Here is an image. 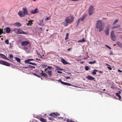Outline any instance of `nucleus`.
<instances>
[{
	"mask_svg": "<svg viewBox=\"0 0 122 122\" xmlns=\"http://www.w3.org/2000/svg\"><path fill=\"white\" fill-rule=\"evenodd\" d=\"M36 60H38V61H40V60H41V59H38L37 58H36Z\"/></svg>",
	"mask_w": 122,
	"mask_h": 122,
	"instance_id": "nucleus-60",
	"label": "nucleus"
},
{
	"mask_svg": "<svg viewBox=\"0 0 122 122\" xmlns=\"http://www.w3.org/2000/svg\"><path fill=\"white\" fill-rule=\"evenodd\" d=\"M85 69L86 71H88L90 69V68L87 66H86L85 67Z\"/></svg>",
	"mask_w": 122,
	"mask_h": 122,
	"instance_id": "nucleus-30",
	"label": "nucleus"
},
{
	"mask_svg": "<svg viewBox=\"0 0 122 122\" xmlns=\"http://www.w3.org/2000/svg\"><path fill=\"white\" fill-rule=\"evenodd\" d=\"M18 30V29H17L14 28L13 30V31H16V30Z\"/></svg>",
	"mask_w": 122,
	"mask_h": 122,
	"instance_id": "nucleus-52",
	"label": "nucleus"
},
{
	"mask_svg": "<svg viewBox=\"0 0 122 122\" xmlns=\"http://www.w3.org/2000/svg\"><path fill=\"white\" fill-rule=\"evenodd\" d=\"M67 122H74V121H73L70 120L69 119H68L67 120Z\"/></svg>",
	"mask_w": 122,
	"mask_h": 122,
	"instance_id": "nucleus-40",
	"label": "nucleus"
},
{
	"mask_svg": "<svg viewBox=\"0 0 122 122\" xmlns=\"http://www.w3.org/2000/svg\"><path fill=\"white\" fill-rule=\"evenodd\" d=\"M18 14L20 17H24L25 15V14L23 12V11H19L18 12Z\"/></svg>",
	"mask_w": 122,
	"mask_h": 122,
	"instance_id": "nucleus-9",
	"label": "nucleus"
},
{
	"mask_svg": "<svg viewBox=\"0 0 122 122\" xmlns=\"http://www.w3.org/2000/svg\"><path fill=\"white\" fill-rule=\"evenodd\" d=\"M102 21L101 20H98L96 25V28L99 29V31L100 32L103 30L104 27V24H102Z\"/></svg>",
	"mask_w": 122,
	"mask_h": 122,
	"instance_id": "nucleus-1",
	"label": "nucleus"
},
{
	"mask_svg": "<svg viewBox=\"0 0 122 122\" xmlns=\"http://www.w3.org/2000/svg\"><path fill=\"white\" fill-rule=\"evenodd\" d=\"M29 22L28 23H27L26 24L27 25H30V24H29Z\"/></svg>",
	"mask_w": 122,
	"mask_h": 122,
	"instance_id": "nucleus-59",
	"label": "nucleus"
},
{
	"mask_svg": "<svg viewBox=\"0 0 122 122\" xmlns=\"http://www.w3.org/2000/svg\"><path fill=\"white\" fill-rule=\"evenodd\" d=\"M47 68L50 70L52 68V67L49 66H47Z\"/></svg>",
	"mask_w": 122,
	"mask_h": 122,
	"instance_id": "nucleus-46",
	"label": "nucleus"
},
{
	"mask_svg": "<svg viewBox=\"0 0 122 122\" xmlns=\"http://www.w3.org/2000/svg\"><path fill=\"white\" fill-rule=\"evenodd\" d=\"M118 71L120 72H122V71L120 70H118Z\"/></svg>",
	"mask_w": 122,
	"mask_h": 122,
	"instance_id": "nucleus-55",
	"label": "nucleus"
},
{
	"mask_svg": "<svg viewBox=\"0 0 122 122\" xmlns=\"http://www.w3.org/2000/svg\"><path fill=\"white\" fill-rule=\"evenodd\" d=\"M118 20H119L118 19H117L116 20H115L114 21V22H113V25H114L118 21Z\"/></svg>",
	"mask_w": 122,
	"mask_h": 122,
	"instance_id": "nucleus-29",
	"label": "nucleus"
},
{
	"mask_svg": "<svg viewBox=\"0 0 122 122\" xmlns=\"http://www.w3.org/2000/svg\"><path fill=\"white\" fill-rule=\"evenodd\" d=\"M69 34L68 33H67L66 34V37L65 38V40H66L68 38V36Z\"/></svg>",
	"mask_w": 122,
	"mask_h": 122,
	"instance_id": "nucleus-39",
	"label": "nucleus"
},
{
	"mask_svg": "<svg viewBox=\"0 0 122 122\" xmlns=\"http://www.w3.org/2000/svg\"><path fill=\"white\" fill-rule=\"evenodd\" d=\"M96 61H95L92 62H89V64H93L94 63H96Z\"/></svg>",
	"mask_w": 122,
	"mask_h": 122,
	"instance_id": "nucleus-34",
	"label": "nucleus"
},
{
	"mask_svg": "<svg viewBox=\"0 0 122 122\" xmlns=\"http://www.w3.org/2000/svg\"><path fill=\"white\" fill-rule=\"evenodd\" d=\"M48 74L49 76H51L52 74L51 71H48Z\"/></svg>",
	"mask_w": 122,
	"mask_h": 122,
	"instance_id": "nucleus-36",
	"label": "nucleus"
},
{
	"mask_svg": "<svg viewBox=\"0 0 122 122\" xmlns=\"http://www.w3.org/2000/svg\"><path fill=\"white\" fill-rule=\"evenodd\" d=\"M98 70H94L93 72H92V73L94 74H96V72L95 71H97Z\"/></svg>",
	"mask_w": 122,
	"mask_h": 122,
	"instance_id": "nucleus-38",
	"label": "nucleus"
},
{
	"mask_svg": "<svg viewBox=\"0 0 122 122\" xmlns=\"http://www.w3.org/2000/svg\"><path fill=\"white\" fill-rule=\"evenodd\" d=\"M0 64H1L7 66H10V64L8 62L6 61L1 60H0Z\"/></svg>",
	"mask_w": 122,
	"mask_h": 122,
	"instance_id": "nucleus-5",
	"label": "nucleus"
},
{
	"mask_svg": "<svg viewBox=\"0 0 122 122\" xmlns=\"http://www.w3.org/2000/svg\"><path fill=\"white\" fill-rule=\"evenodd\" d=\"M108 66H107V68L110 70H111L112 69V68L111 67V66L109 65L108 64H106Z\"/></svg>",
	"mask_w": 122,
	"mask_h": 122,
	"instance_id": "nucleus-27",
	"label": "nucleus"
},
{
	"mask_svg": "<svg viewBox=\"0 0 122 122\" xmlns=\"http://www.w3.org/2000/svg\"><path fill=\"white\" fill-rule=\"evenodd\" d=\"M0 57L4 59H5L8 60L5 55L3 54H0Z\"/></svg>",
	"mask_w": 122,
	"mask_h": 122,
	"instance_id": "nucleus-16",
	"label": "nucleus"
},
{
	"mask_svg": "<svg viewBox=\"0 0 122 122\" xmlns=\"http://www.w3.org/2000/svg\"><path fill=\"white\" fill-rule=\"evenodd\" d=\"M5 43L7 45L9 44V40L8 39L6 40L5 41Z\"/></svg>",
	"mask_w": 122,
	"mask_h": 122,
	"instance_id": "nucleus-35",
	"label": "nucleus"
},
{
	"mask_svg": "<svg viewBox=\"0 0 122 122\" xmlns=\"http://www.w3.org/2000/svg\"><path fill=\"white\" fill-rule=\"evenodd\" d=\"M4 30H5L6 31V32L8 33H9L11 31L9 27H7L6 28L4 29Z\"/></svg>",
	"mask_w": 122,
	"mask_h": 122,
	"instance_id": "nucleus-14",
	"label": "nucleus"
},
{
	"mask_svg": "<svg viewBox=\"0 0 122 122\" xmlns=\"http://www.w3.org/2000/svg\"><path fill=\"white\" fill-rule=\"evenodd\" d=\"M58 81L59 82H60L61 83V82H62V81H61V79H60Z\"/></svg>",
	"mask_w": 122,
	"mask_h": 122,
	"instance_id": "nucleus-56",
	"label": "nucleus"
},
{
	"mask_svg": "<svg viewBox=\"0 0 122 122\" xmlns=\"http://www.w3.org/2000/svg\"><path fill=\"white\" fill-rule=\"evenodd\" d=\"M57 69L58 70H63L62 69L60 68L59 67H57Z\"/></svg>",
	"mask_w": 122,
	"mask_h": 122,
	"instance_id": "nucleus-45",
	"label": "nucleus"
},
{
	"mask_svg": "<svg viewBox=\"0 0 122 122\" xmlns=\"http://www.w3.org/2000/svg\"><path fill=\"white\" fill-rule=\"evenodd\" d=\"M110 26V25L107 26L106 28V30H105L106 35L107 36L109 35V34Z\"/></svg>",
	"mask_w": 122,
	"mask_h": 122,
	"instance_id": "nucleus-8",
	"label": "nucleus"
},
{
	"mask_svg": "<svg viewBox=\"0 0 122 122\" xmlns=\"http://www.w3.org/2000/svg\"><path fill=\"white\" fill-rule=\"evenodd\" d=\"M116 96L119 97V99L120 100H121V97L119 95V93H116Z\"/></svg>",
	"mask_w": 122,
	"mask_h": 122,
	"instance_id": "nucleus-25",
	"label": "nucleus"
},
{
	"mask_svg": "<svg viewBox=\"0 0 122 122\" xmlns=\"http://www.w3.org/2000/svg\"><path fill=\"white\" fill-rule=\"evenodd\" d=\"M86 78L88 80H93L95 79V78L91 76L88 75L87 76Z\"/></svg>",
	"mask_w": 122,
	"mask_h": 122,
	"instance_id": "nucleus-13",
	"label": "nucleus"
},
{
	"mask_svg": "<svg viewBox=\"0 0 122 122\" xmlns=\"http://www.w3.org/2000/svg\"><path fill=\"white\" fill-rule=\"evenodd\" d=\"M61 83L64 85H66V86H72V85L71 84L67 83V82H61Z\"/></svg>",
	"mask_w": 122,
	"mask_h": 122,
	"instance_id": "nucleus-15",
	"label": "nucleus"
},
{
	"mask_svg": "<svg viewBox=\"0 0 122 122\" xmlns=\"http://www.w3.org/2000/svg\"><path fill=\"white\" fill-rule=\"evenodd\" d=\"M110 87L111 88H112L113 89H116V87L114 86L113 84H112L111 86Z\"/></svg>",
	"mask_w": 122,
	"mask_h": 122,
	"instance_id": "nucleus-33",
	"label": "nucleus"
},
{
	"mask_svg": "<svg viewBox=\"0 0 122 122\" xmlns=\"http://www.w3.org/2000/svg\"><path fill=\"white\" fill-rule=\"evenodd\" d=\"M63 24H64V26H67V25H65V24H66V23H65V22H63Z\"/></svg>",
	"mask_w": 122,
	"mask_h": 122,
	"instance_id": "nucleus-54",
	"label": "nucleus"
},
{
	"mask_svg": "<svg viewBox=\"0 0 122 122\" xmlns=\"http://www.w3.org/2000/svg\"><path fill=\"white\" fill-rule=\"evenodd\" d=\"M36 118H37L38 119L40 120V119L41 118V117H39V116L36 117Z\"/></svg>",
	"mask_w": 122,
	"mask_h": 122,
	"instance_id": "nucleus-50",
	"label": "nucleus"
},
{
	"mask_svg": "<svg viewBox=\"0 0 122 122\" xmlns=\"http://www.w3.org/2000/svg\"><path fill=\"white\" fill-rule=\"evenodd\" d=\"M3 30L1 29H0V35L3 33Z\"/></svg>",
	"mask_w": 122,
	"mask_h": 122,
	"instance_id": "nucleus-41",
	"label": "nucleus"
},
{
	"mask_svg": "<svg viewBox=\"0 0 122 122\" xmlns=\"http://www.w3.org/2000/svg\"><path fill=\"white\" fill-rule=\"evenodd\" d=\"M81 18H80L78 19V20H77V25H78L79 23L80 22L81 20Z\"/></svg>",
	"mask_w": 122,
	"mask_h": 122,
	"instance_id": "nucleus-32",
	"label": "nucleus"
},
{
	"mask_svg": "<svg viewBox=\"0 0 122 122\" xmlns=\"http://www.w3.org/2000/svg\"><path fill=\"white\" fill-rule=\"evenodd\" d=\"M114 30H112L111 32V38L112 40L113 41H115L116 39L115 36L114 34Z\"/></svg>",
	"mask_w": 122,
	"mask_h": 122,
	"instance_id": "nucleus-7",
	"label": "nucleus"
},
{
	"mask_svg": "<svg viewBox=\"0 0 122 122\" xmlns=\"http://www.w3.org/2000/svg\"><path fill=\"white\" fill-rule=\"evenodd\" d=\"M99 73H102V72L101 71H99Z\"/></svg>",
	"mask_w": 122,
	"mask_h": 122,
	"instance_id": "nucleus-63",
	"label": "nucleus"
},
{
	"mask_svg": "<svg viewBox=\"0 0 122 122\" xmlns=\"http://www.w3.org/2000/svg\"><path fill=\"white\" fill-rule=\"evenodd\" d=\"M9 57H10V59H11V58L13 57V56L11 54L10 55Z\"/></svg>",
	"mask_w": 122,
	"mask_h": 122,
	"instance_id": "nucleus-43",
	"label": "nucleus"
},
{
	"mask_svg": "<svg viewBox=\"0 0 122 122\" xmlns=\"http://www.w3.org/2000/svg\"><path fill=\"white\" fill-rule=\"evenodd\" d=\"M110 55H113L112 53V51H111V52H110Z\"/></svg>",
	"mask_w": 122,
	"mask_h": 122,
	"instance_id": "nucleus-58",
	"label": "nucleus"
},
{
	"mask_svg": "<svg viewBox=\"0 0 122 122\" xmlns=\"http://www.w3.org/2000/svg\"><path fill=\"white\" fill-rule=\"evenodd\" d=\"M86 41L85 40L84 38H83L82 39L78 41V42L79 43L85 42Z\"/></svg>",
	"mask_w": 122,
	"mask_h": 122,
	"instance_id": "nucleus-24",
	"label": "nucleus"
},
{
	"mask_svg": "<svg viewBox=\"0 0 122 122\" xmlns=\"http://www.w3.org/2000/svg\"><path fill=\"white\" fill-rule=\"evenodd\" d=\"M39 12L38 9L37 8H36L34 10H32V11H30V13L32 14H36L38 13Z\"/></svg>",
	"mask_w": 122,
	"mask_h": 122,
	"instance_id": "nucleus-11",
	"label": "nucleus"
},
{
	"mask_svg": "<svg viewBox=\"0 0 122 122\" xmlns=\"http://www.w3.org/2000/svg\"><path fill=\"white\" fill-rule=\"evenodd\" d=\"M47 69H48L47 68H46L44 70L45 71H47Z\"/></svg>",
	"mask_w": 122,
	"mask_h": 122,
	"instance_id": "nucleus-61",
	"label": "nucleus"
},
{
	"mask_svg": "<svg viewBox=\"0 0 122 122\" xmlns=\"http://www.w3.org/2000/svg\"><path fill=\"white\" fill-rule=\"evenodd\" d=\"M116 44L119 47H121L122 46V44L120 42H116Z\"/></svg>",
	"mask_w": 122,
	"mask_h": 122,
	"instance_id": "nucleus-21",
	"label": "nucleus"
},
{
	"mask_svg": "<svg viewBox=\"0 0 122 122\" xmlns=\"http://www.w3.org/2000/svg\"><path fill=\"white\" fill-rule=\"evenodd\" d=\"M29 66H30V68H35V67L34 66H33L30 65Z\"/></svg>",
	"mask_w": 122,
	"mask_h": 122,
	"instance_id": "nucleus-42",
	"label": "nucleus"
},
{
	"mask_svg": "<svg viewBox=\"0 0 122 122\" xmlns=\"http://www.w3.org/2000/svg\"><path fill=\"white\" fill-rule=\"evenodd\" d=\"M74 19V17L72 15H69L66 17L65 20L66 23H70L73 22Z\"/></svg>",
	"mask_w": 122,
	"mask_h": 122,
	"instance_id": "nucleus-2",
	"label": "nucleus"
},
{
	"mask_svg": "<svg viewBox=\"0 0 122 122\" xmlns=\"http://www.w3.org/2000/svg\"><path fill=\"white\" fill-rule=\"evenodd\" d=\"M65 78L67 79H69L70 78V77L69 76H66Z\"/></svg>",
	"mask_w": 122,
	"mask_h": 122,
	"instance_id": "nucleus-49",
	"label": "nucleus"
},
{
	"mask_svg": "<svg viewBox=\"0 0 122 122\" xmlns=\"http://www.w3.org/2000/svg\"><path fill=\"white\" fill-rule=\"evenodd\" d=\"M60 115V114L57 112L51 113L50 116L55 118L57 116Z\"/></svg>",
	"mask_w": 122,
	"mask_h": 122,
	"instance_id": "nucleus-6",
	"label": "nucleus"
},
{
	"mask_svg": "<svg viewBox=\"0 0 122 122\" xmlns=\"http://www.w3.org/2000/svg\"><path fill=\"white\" fill-rule=\"evenodd\" d=\"M42 71V72L41 73V75H42L43 76H44L45 77H47L48 76V75L46 74L45 73H43V71Z\"/></svg>",
	"mask_w": 122,
	"mask_h": 122,
	"instance_id": "nucleus-17",
	"label": "nucleus"
},
{
	"mask_svg": "<svg viewBox=\"0 0 122 122\" xmlns=\"http://www.w3.org/2000/svg\"><path fill=\"white\" fill-rule=\"evenodd\" d=\"M57 72L58 73H62L61 71H57Z\"/></svg>",
	"mask_w": 122,
	"mask_h": 122,
	"instance_id": "nucleus-53",
	"label": "nucleus"
},
{
	"mask_svg": "<svg viewBox=\"0 0 122 122\" xmlns=\"http://www.w3.org/2000/svg\"><path fill=\"white\" fill-rule=\"evenodd\" d=\"M18 34H27V33L26 32H24L21 29H19L18 30Z\"/></svg>",
	"mask_w": 122,
	"mask_h": 122,
	"instance_id": "nucleus-10",
	"label": "nucleus"
},
{
	"mask_svg": "<svg viewBox=\"0 0 122 122\" xmlns=\"http://www.w3.org/2000/svg\"><path fill=\"white\" fill-rule=\"evenodd\" d=\"M61 61L64 64H68V63L64 59L62 58L61 60Z\"/></svg>",
	"mask_w": 122,
	"mask_h": 122,
	"instance_id": "nucleus-20",
	"label": "nucleus"
},
{
	"mask_svg": "<svg viewBox=\"0 0 122 122\" xmlns=\"http://www.w3.org/2000/svg\"><path fill=\"white\" fill-rule=\"evenodd\" d=\"M14 58L18 62L20 63V60L19 58L17 57H15Z\"/></svg>",
	"mask_w": 122,
	"mask_h": 122,
	"instance_id": "nucleus-26",
	"label": "nucleus"
},
{
	"mask_svg": "<svg viewBox=\"0 0 122 122\" xmlns=\"http://www.w3.org/2000/svg\"><path fill=\"white\" fill-rule=\"evenodd\" d=\"M94 8L93 6H91L89 9V14L90 15H92L94 11Z\"/></svg>",
	"mask_w": 122,
	"mask_h": 122,
	"instance_id": "nucleus-4",
	"label": "nucleus"
},
{
	"mask_svg": "<svg viewBox=\"0 0 122 122\" xmlns=\"http://www.w3.org/2000/svg\"><path fill=\"white\" fill-rule=\"evenodd\" d=\"M87 15L85 14L83 15L81 18V20L82 21H83L87 16Z\"/></svg>",
	"mask_w": 122,
	"mask_h": 122,
	"instance_id": "nucleus-18",
	"label": "nucleus"
},
{
	"mask_svg": "<svg viewBox=\"0 0 122 122\" xmlns=\"http://www.w3.org/2000/svg\"><path fill=\"white\" fill-rule=\"evenodd\" d=\"M30 43L28 41H24L21 42L22 46H24V48L27 49L28 48V45L30 44Z\"/></svg>",
	"mask_w": 122,
	"mask_h": 122,
	"instance_id": "nucleus-3",
	"label": "nucleus"
},
{
	"mask_svg": "<svg viewBox=\"0 0 122 122\" xmlns=\"http://www.w3.org/2000/svg\"><path fill=\"white\" fill-rule=\"evenodd\" d=\"M70 50H71V48H68V49H67V51H69Z\"/></svg>",
	"mask_w": 122,
	"mask_h": 122,
	"instance_id": "nucleus-62",
	"label": "nucleus"
},
{
	"mask_svg": "<svg viewBox=\"0 0 122 122\" xmlns=\"http://www.w3.org/2000/svg\"><path fill=\"white\" fill-rule=\"evenodd\" d=\"M29 64H31V65H35V66H36L37 65V64L35 63H33L31 62H30L29 63Z\"/></svg>",
	"mask_w": 122,
	"mask_h": 122,
	"instance_id": "nucleus-37",
	"label": "nucleus"
},
{
	"mask_svg": "<svg viewBox=\"0 0 122 122\" xmlns=\"http://www.w3.org/2000/svg\"><path fill=\"white\" fill-rule=\"evenodd\" d=\"M32 74H33L34 75L36 76H37V75L36 74L34 73H32Z\"/></svg>",
	"mask_w": 122,
	"mask_h": 122,
	"instance_id": "nucleus-51",
	"label": "nucleus"
},
{
	"mask_svg": "<svg viewBox=\"0 0 122 122\" xmlns=\"http://www.w3.org/2000/svg\"><path fill=\"white\" fill-rule=\"evenodd\" d=\"M40 121L42 122H47V120L46 119H45L41 117L40 119Z\"/></svg>",
	"mask_w": 122,
	"mask_h": 122,
	"instance_id": "nucleus-23",
	"label": "nucleus"
},
{
	"mask_svg": "<svg viewBox=\"0 0 122 122\" xmlns=\"http://www.w3.org/2000/svg\"><path fill=\"white\" fill-rule=\"evenodd\" d=\"M105 46L107 47L108 48L110 49H111V48L108 45H105Z\"/></svg>",
	"mask_w": 122,
	"mask_h": 122,
	"instance_id": "nucleus-44",
	"label": "nucleus"
},
{
	"mask_svg": "<svg viewBox=\"0 0 122 122\" xmlns=\"http://www.w3.org/2000/svg\"><path fill=\"white\" fill-rule=\"evenodd\" d=\"M42 66H43L45 68L46 67L47 65L45 64H43L42 65Z\"/></svg>",
	"mask_w": 122,
	"mask_h": 122,
	"instance_id": "nucleus-48",
	"label": "nucleus"
},
{
	"mask_svg": "<svg viewBox=\"0 0 122 122\" xmlns=\"http://www.w3.org/2000/svg\"><path fill=\"white\" fill-rule=\"evenodd\" d=\"M23 12L25 15L28 14V12L27 8L26 7L23 8L22 9Z\"/></svg>",
	"mask_w": 122,
	"mask_h": 122,
	"instance_id": "nucleus-12",
	"label": "nucleus"
},
{
	"mask_svg": "<svg viewBox=\"0 0 122 122\" xmlns=\"http://www.w3.org/2000/svg\"><path fill=\"white\" fill-rule=\"evenodd\" d=\"M13 25L17 27H19L21 26L20 24L18 22H16L13 24Z\"/></svg>",
	"mask_w": 122,
	"mask_h": 122,
	"instance_id": "nucleus-19",
	"label": "nucleus"
},
{
	"mask_svg": "<svg viewBox=\"0 0 122 122\" xmlns=\"http://www.w3.org/2000/svg\"><path fill=\"white\" fill-rule=\"evenodd\" d=\"M48 118L50 120H52L53 119L51 117H49Z\"/></svg>",
	"mask_w": 122,
	"mask_h": 122,
	"instance_id": "nucleus-47",
	"label": "nucleus"
},
{
	"mask_svg": "<svg viewBox=\"0 0 122 122\" xmlns=\"http://www.w3.org/2000/svg\"><path fill=\"white\" fill-rule=\"evenodd\" d=\"M33 21V20H29L28 21V22L29 23V24H30V25H31L32 24V22Z\"/></svg>",
	"mask_w": 122,
	"mask_h": 122,
	"instance_id": "nucleus-31",
	"label": "nucleus"
},
{
	"mask_svg": "<svg viewBox=\"0 0 122 122\" xmlns=\"http://www.w3.org/2000/svg\"><path fill=\"white\" fill-rule=\"evenodd\" d=\"M49 18L48 17H47V18L45 19V20H49Z\"/></svg>",
	"mask_w": 122,
	"mask_h": 122,
	"instance_id": "nucleus-57",
	"label": "nucleus"
},
{
	"mask_svg": "<svg viewBox=\"0 0 122 122\" xmlns=\"http://www.w3.org/2000/svg\"><path fill=\"white\" fill-rule=\"evenodd\" d=\"M120 27L121 26L120 25L117 24L116 25H115L112 28V29H113L115 28H120Z\"/></svg>",
	"mask_w": 122,
	"mask_h": 122,
	"instance_id": "nucleus-22",
	"label": "nucleus"
},
{
	"mask_svg": "<svg viewBox=\"0 0 122 122\" xmlns=\"http://www.w3.org/2000/svg\"><path fill=\"white\" fill-rule=\"evenodd\" d=\"M120 37L122 39V35H121L120 36Z\"/></svg>",
	"mask_w": 122,
	"mask_h": 122,
	"instance_id": "nucleus-64",
	"label": "nucleus"
},
{
	"mask_svg": "<svg viewBox=\"0 0 122 122\" xmlns=\"http://www.w3.org/2000/svg\"><path fill=\"white\" fill-rule=\"evenodd\" d=\"M30 61V59H28V60H25V63H29Z\"/></svg>",
	"mask_w": 122,
	"mask_h": 122,
	"instance_id": "nucleus-28",
	"label": "nucleus"
}]
</instances>
